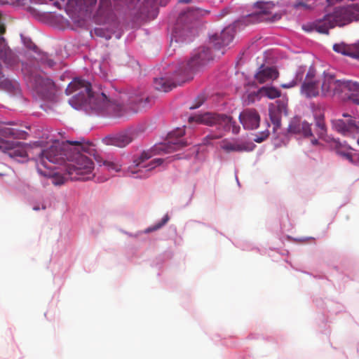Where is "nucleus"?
Wrapping results in <instances>:
<instances>
[{"label": "nucleus", "instance_id": "a19ab883", "mask_svg": "<svg viewBox=\"0 0 359 359\" xmlns=\"http://www.w3.org/2000/svg\"><path fill=\"white\" fill-rule=\"evenodd\" d=\"M311 144L313 147H317L318 146V142L316 139H313L311 141Z\"/></svg>", "mask_w": 359, "mask_h": 359}, {"label": "nucleus", "instance_id": "f257e3e1", "mask_svg": "<svg viewBox=\"0 0 359 359\" xmlns=\"http://www.w3.org/2000/svg\"><path fill=\"white\" fill-rule=\"evenodd\" d=\"M27 133L16 128H0V151L8 154L9 157H28L34 149H40L39 157H56L65 156L74 157L79 155L84 157V141H63L50 140L44 142L36 141L32 144H25L13 140L26 139Z\"/></svg>", "mask_w": 359, "mask_h": 359}, {"label": "nucleus", "instance_id": "f3484780", "mask_svg": "<svg viewBox=\"0 0 359 359\" xmlns=\"http://www.w3.org/2000/svg\"><path fill=\"white\" fill-rule=\"evenodd\" d=\"M286 109L287 101L285 100H278L276 106L270 107L269 115L274 131L280 127L281 116L283 113H286Z\"/></svg>", "mask_w": 359, "mask_h": 359}, {"label": "nucleus", "instance_id": "a878e982", "mask_svg": "<svg viewBox=\"0 0 359 359\" xmlns=\"http://www.w3.org/2000/svg\"><path fill=\"white\" fill-rule=\"evenodd\" d=\"M0 89L8 93H16L19 90V84L16 81L4 79L0 81Z\"/></svg>", "mask_w": 359, "mask_h": 359}, {"label": "nucleus", "instance_id": "c756f323", "mask_svg": "<svg viewBox=\"0 0 359 359\" xmlns=\"http://www.w3.org/2000/svg\"><path fill=\"white\" fill-rule=\"evenodd\" d=\"M103 161V165L109 171L118 172L121 170V165L111 160V158H101Z\"/></svg>", "mask_w": 359, "mask_h": 359}, {"label": "nucleus", "instance_id": "473e14b6", "mask_svg": "<svg viewBox=\"0 0 359 359\" xmlns=\"http://www.w3.org/2000/svg\"><path fill=\"white\" fill-rule=\"evenodd\" d=\"M294 8L297 10L309 11L313 8L310 4L303 1H299L294 4Z\"/></svg>", "mask_w": 359, "mask_h": 359}, {"label": "nucleus", "instance_id": "c9c22d12", "mask_svg": "<svg viewBox=\"0 0 359 359\" xmlns=\"http://www.w3.org/2000/svg\"><path fill=\"white\" fill-rule=\"evenodd\" d=\"M269 135V130H265L260 133V135H256L255 137L254 138V141L256 142L260 143V142H263L264 140H266Z\"/></svg>", "mask_w": 359, "mask_h": 359}, {"label": "nucleus", "instance_id": "37998d69", "mask_svg": "<svg viewBox=\"0 0 359 359\" xmlns=\"http://www.w3.org/2000/svg\"><path fill=\"white\" fill-rule=\"evenodd\" d=\"M54 6L58 8H61V6H60V4L58 2V1H55L53 3Z\"/></svg>", "mask_w": 359, "mask_h": 359}, {"label": "nucleus", "instance_id": "7c9ffc66", "mask_svg": "<svg viewBox=\"0 0 359 359\" xmlns=\"http://www.w3.org/2000/svg\"><path fill=\"white\" fill-rule=\"evenodd\" d=\"M316 127L318 128V134L320 137L323 138L326 133L325 125L323 118L318 117L316 118Z\"/></svg>", "mask_w": 359, "mask_h": 359}, {"label": "nucleus", "instance_id": "79ce46f5", "mask_svg": "<svg viewBox=\"0 0 359 359\" xmlns=\"http://www.w3.org/2000/svg\"><path fill=\"white\" fill-rule=\"evenodd\" d=\"M348 160L353 163H355V164H359V158H348Z\"/></svg>", "mask_w": 359, "mask_h": 359}, {"label": "nucleus", "instance_id": "9b49d317", "mask_svg": "<svg viewBox=\"0 0 359 359\" xmlns=\"http://www.w3.org/2000/svg\"><path fill=\"white\" fill-rule=\"evenodd\" d=\"M316 74L314 68L310 67L302 85L301 92L307 97H314L319 95V86H321V79H316Z\"/></svg>", "mask_w": 359, "mask_h": 359}, {"label": "nucleus", "instance_id": "8fccbe9b", "mask_svg": "<svg viewBox=\"0 0 359 359\" xmlns=\"http://www.w3.org/2000/svg\"><path fill=\"white\" fill-rule=\"evenodd\" d=\"M148 100H149V98H148V97H147V98H146L145 102H147V101H148Z\"/></svg>", "mask_w": 359, "mask_h": 359}, {"label": "nucleus", "instance_id": "c85d7f7f", "mask_svg": "<svg viewBox=\"0 0 359 359\" xmlns=\"http://www.w3.org/2000/svg\"><path fill=\"white\" fill-rule=\"evenodd\" d=\"M4 62L8 66H14L18 62L17 55L9 48L4 50L2 55Z\"/></svg>", "mask_w": 359, "mask_h": 359}, {"label": "nucleus", "instance_id": "b1692460", "mask_svg": "<svg viewBox=\"0 0 359 359\" xmlns=\"http://www.w3.org/2000/svg\"><path fill=\"white\" fill-rule=\"evenodd\" d=\"M331 144L335 148L337 154L339 155L347 158L356 155V154L353 153L354 149L346 142L341 143L337 140L332 139Z\"/></svg>", "mask_w": 359, "mask_h": 359}, {"label": "nucleus", "instance_id": "f704fd0d", "mask_svg": "<svg viewBox=\"0 0 359 359\" xmlns=\"http://www.w3.org/2000/svg\"><path fill=\"white\" fill-rule=\"evenodd\" d=\"M39 60L41 63L46 65L49 67H52L55 65V62L52 59L48 58V55L46 53H42Z\"/></svg>", "mask_w": 359, "mask_h": 359}, {"label": "nucleus", "instance_id": "393cba45", "mask_svg": "<svg viewBox=\"0 0 359 359\" xmlns=\"http://www.w3.org/2000/svg\"><path fill=\"white\" fill-rule=\"evenodd\" d=\"M36 91L43 94L51 90L54 87V83L50 79H44L41 76H37L35 79Z\"/></svg>", "mask_w": 359, "mask_h": 359}, {"label": "nucleus", "instance_id": "4468645a", "mask_svg": "<svg viewBox=\"0 0 359 359\" xmlns=\"http://www.w3.org/2000/svg\"><path fill=\"white\" fill-rule=\"evenodd\" d=\"M287 131L289 133L302 135L304 137L313 135L310 125L307 122L302 121L299 117H294L290 121Z\"/></svg>", "mask_w": 359, "mask_h": 359}, {"label": "nucleus", "instance_id": "c03bdc74", "mask_svg": "<svg viewBox=\"0 0 359 359\" xmlns=\"http://www.w3.org/2000/svg\"><path fill=\"white\" fill-rule=\"evenodd\" d=\"M191 0H179L180 3H189Z\"/></svg>", "mask_w": 359, "mask_h": 359}, {"label": "nucleus", "instance_id": "ddd939ff", "mask_svg": "<svg viewBox=\"0 0 359 359\" xmlns=\"http://www.w3.org/2000/svg\"><path fill=\"white\" fill-rule=\"evenodd\" d=\"M254 147L253 143L241 140L224 139L219 142L220 149L227 154L251 151Z\"/></svg>", "mask_w": 359, "mask_h": 359}, {"label": "nucleus", "instance_id": "dca6fc26", "mask_svg": "<svg viewBox=\"0 0 359 359\" xmlns=\"http://www.w3.org/2000/svg\"><path fill=\"white\" fill-rule=\"evenodd\" d=\"M135 158L133 167H130L132 173L142 172L143 170L149 171L163 163V158Z\"/></svg>", "mask_w": 359, "mask_h": 359}, {"label": "nucleus", "instance_id": "423d86ee", "mask_svg": "<svg viewBox=\"0 0 359 359\" xmlns=\"http://www.w3.org/2000/svg\"><path fill=\"white\" fill-rule=\"evenodd\" d=\"M189 123L196 122L209 126H216L219 131L217 133H210L203 139V144H210L212 140L220 139L224 135V132L232 129L233 134L239 132L240 127L236 126L231 116L225 114L207 112L203 114H198L189 117Z\"/></svg>", "mask_w": 359, "mask_h": 359}, {"label": "nucleus", "instance_id": "49530a36", "mask_svg": "<svg viewBox=\"0 0 359 359\" xmlns=\"http://www.w3.org/2000/svg\"><path fill=\"white\" fill-rule=\"evenodd\" d=\"M227 13H228L227 11H226L225 10H224V11H222V13L221 14V16H224Z\"/></svg>", "mask_w": 359, "mask_h": 359}, {"label": "nucleus", "instance_id": "5701e85b", "mask_svg": "<svg viewBox=\"0 0 359 359\" xmlns=\"http://www.w3.org/2000/svg\"><path fill=\"white\" fill-rule=\"evenodd\" d=\"M209 13L208 11L199 8H191L182 13L177 19V25L182 24L187 19H198Z\"/></svg>", "mask_w": 359, "mask_h": 359}, {"label": "nucleus", "instance_id": "a211bd4d", "mask_svg": "<svg viewBox=\"0 0 359 359\" xmlns=\"http://www.w3.org/2000/svg\"><path fill=\"white\" fill-rule=\"evenodd\" d=\"M97 23L102 24L112 19L113 11L110 0H100L97 10L94 15Z\"/></svg>", "mask_w": 359, "mask_h": 359}, {"label": "nucleus", "instance_id": "cd10ccee", "mask_svg": "<svg viewBox=\"0 0 359 359\" xmlns=\"http://www.w3.org/2000/svg\"><path fill=\"white\" fill-rule=\"evenodd\" d=\"M261 96L266 97L269 99H275L280 96V91L275 87L264 86L259 90Z\"/></svg>", "mask_w": 359, "mask_h": 359}, {"label": "nucleus", "instance_id": "4c0bfd02", "mask_svg": "<svg viewBox=\"0 0 359 359\" xmlns=\"http://www.w3.org/2000/svg\"><path fill=\"white\" fill-rule=\"evenodd\" d=\"M26 46L30 49V50H34L35 52L37 51L38 50V48L37 46L31 41H29L28 43H26Z\"/></svg>", "mask_w": 359, "mask_h": 359}, {"label": "nucleus", "instance_id": "0eeeda50", "mask_svg": "<svg viewBox=\"0 0 359 359\" xmlns=\"http://www.w3.org/2000/svg\"><path fill=\"white\" fill-rule=\"evenodd\" d=\"M323 95H344L343 98L359 105V83L351 81L337 80L333 75L325 74L321 78Z\"/></svg>", "mask_w": 359, "mask_h": 359}, {"label": "nucleus", "instance_id": "6e6552de", "mask_svg": "<svg viewBox=\"0 0 359 359\" xmlns=\"http://www.w3.org/2000/svg\"><path fill=\"white\" fill-rule=\"evenodd\" d=\"M184 133V128H177L168 134L165 142L156 144L149 149L144 150L140 157L148 158L154 156L164 155L185 147L187 142L182 139Z\"/></svg>", "mask_w": 359, "mask_h": 359}, {"label": "nucleus", "instance_id": "aec40b11", "mask_svg": "<svg viewBox=\"0 0 359 359\" xmlns=\"http://www.w3.org/2000/svg\"><path fill=\"white\" fill-rule=\"evenodd\" d=\"M333 50L337 53L359 60V41L353 44L336 43L333 46Z\"/></svg>", "mask_w": 359, "mask_h": 359}, {"label": "nucleus", "instance_id": "58836bf2", "mask_svg": "<svg viewBox=\"0 0 359 359\" xmlns=\"http://www.w3.org/2000/svg\"><path fill=\"white\" fill-rule=\"evenodd\" d=\"M6 32V27L4 24L0 23V35L4 34Z\"/></svg>", "mask_w": 359, "mask_h": 359}, {"label": "nucleus", "instance_id": "2f4dec72", "mask_svg": "<svg viewBox=\"0 0 359 359\" xmlns=\"http://www.w3.org/2000/svg\"><path fill=\"white\" fill-rule=\"evenodd\" d=\"M97 0H76V4L83 6L86 11H90L91 8L95 5Z\"/></svg>", "mask_w": 359, "mask_h": 359}, {"label": "nucleus", "instance_id": "f8f14e48", "mask_svg": "<svg viewBox=\"0 0 359 359\" xmlns=\"http://www.w3.org/2000/svg\"><path fill=\"white\" fill-rule=\"evenodd\" d=\"M234 33V27L228 26L222 31L219 35H213L210 38V41L213 43L214 49L220 51V53L223 55L225 47L228 46L233 41Z\"/></svg>", "mask_w": 359, "mask_h": 359}, {"label": "nucleus", "instance_id": "39448f33", "mask_svg": "<svg viewBox=\"0 0 359 359\" xmlns=\"http://www.w3.org/2000/svg\"><path fill=\"white\" fill-rule=\"evenodd\" d=\"M353 21H359V4H352L347 6L335 8L323 19L313 22L309 30H316L321 34H328V30L335 26L342 27ZM304 29L306 27L304 26Z\"/></svg>", "mask_w": 359, "mask_h": 359}, {"label": "nucleus", "instance_id": "09e8293b", "mask_svg": "<svg viewBox=\"0 0 359 359\" xmlns=\"http://www.w3.org/2000/svg\"><path fill=\"white\" fill-rule=\"evenodd\" d=\"M34 210H39V208H34Z\"/></svg>", "mask_w": 359, "mask_h": 359}, {"label": "nucleus", "instance_id": "a18cd8bd", "mask_svg": "<svg viewBox=\"0 0 359 359\" xmlns=\"http://www.w3.org/2000/svg\"><path fill=\"white\" fill-rule=\"evenodd\" d=\"M95 33H96L97 34H99V35H100V32H102V29H95Z\"/></svg>", "mask_w": 359, "mask_h": 359}, {"label": "nucleus", "instance_id": "412c9836", "mask_svg": "<svg viewBox=\"0 0 359 359\" xmlns=\"http://www.w3.org/2000/svg\"><path fill=\"white\" fill-rule=\"evenodd\" d=\"M133 141V137L128 133H120L115 135L108 136L103 139L107 145L124 147Z\"/></svg>", "mask_w": 359, "mask_h": 359}, {"label": "nucleus", "instance_id": "bb28decb", "mask_svg": "<svg viewBox=\"0 0 359 359\" xmlns=\"http://www.w3.org/2000/svg\"><path fill=\"white\" fill-rule=\"evenodd\" d=\"M305 72H306L305 67H300L297 71L295 78L288 83H282L280 85V86L283 88H292V87L297 86L298 83H299L302 81Z\"/></svg>", "mask_w": 359, "mask_h": 359}, {"label": "nucleus", "instance_id": "de8ad7c7", "mask_svg": "<svg viewBox=\"0 0 359 359\" xmlns=\"http://www.w3.org/2000/svg\"><path fill=\"white\" fill-rule=\"evenodd\" d=\"M4 76L2 72H0V79Z\"/></svg>", "mask_w": 359, "mask_h": 359}, {"label": "nucleus", "instance_id": "20e7f679", "mask_svg": "<svg viewBox=\"0 0 359 359\" xmlns=\"http://www.w3.org/2000/svg\"><path fill=\"white\" fill-rule=\"evenodd\" d=\"M60 169L64 172L63 174L53 172L50 176L52 177V183L55 186L64 184L67 179L86 181L94 177V163L91 158H66Z\"/></svg>", "mask_w": 359, "mask_h": 359}, {"label": "nucleus", "instance_id": "f03ea898", "mask_svg": "<svg viewBox=\"0 0 359 359\" xmlns=\"http://www.w3.org/2000/svg\"><path fill=\"white\" fill-rule=\"evenodd\" d=\"M212 59L210 50L208 48L201 47L187 62L180 64L176 72L175 80L156 78L154 81V87L158 90L168 92L173 88L192 79L193 74Z\"/></svg>", "mask_w": 359, "mask_h": 359}, {"label": "nucleus", "instance_id": "4be33fe9", "mask_svg": "<svg viewBox=\"0 0 359 359\" xmlns=\"http://www.w3.org/2000/svg\"><path fill=\"white\" fill-rule=\"evenodd\" d=\"M278 74V72L276 68L262 66L255 77L259 83H264L276 79Z\"/></svg>", "mask_w": 359, "mask_h": 359}, {"label": "nucleus", "instance_id": "6ab92c4d", "mask_svg": "<svg viewBox=\"0 0 359 359\" xmlns=\"http://www.w3.org/2000/svg\"><path fill=\"white\" fill-rule=\"evenodd\" d=\"M36 169L39 174L43 176H50L51 172L55 170V164L59 161H65L66 158H36Z\"/></svg>", "mask_w": 359, "mask_h": 359}, {"label": "nucleus", "instance_id": "ea45409f", "mask_svg": "<svg viewBox=\"0 0 359 359\" xmlns=\"http://www.w3.org/2000/svg\"><path fill=\"white\" fill-rule=\"evenodd\" d=\"M5 46V39L4 37L0 36V49L4 48Z\"/></svg>", "mask_w": 359, "mask_h": 359}, {"label": "nucleus", "instance_id": "e433bc0d", "mask_svg": "<svg viewBox=\"0 0 359 359\" xmlns=\"http://www.w3.org/2000/svg\"><path fill=\"white\" fill-rule=\"evenodd\" d=\"M204 102V98L203 97H198L197 98V103L195 104L194 106H191L190 107V109H196V108H198Z\"/></svg>", "mask_w": 359, "mask_h": 359}, {"label": "nucleus", "instance_id": "1a4fd4ad", "mask_svg": "<svg viewBox=\"0 0 359 359\" xmlns=\"http://www.w3.org/2000/svg\"><path fill=\"white\" fill-rule=\"evenodd\" d=\"M275 5L271 2H257L254 5L255 11L248 16L245 20L250 23L260 22H274L281 18L279 13H273Z\"/></svg>", "mask_w": 359, "mask_h": 359}, {"label": "nucleus", "instance_id": "72a5a7b5", "mask_svg": "<svg viewBox=\"0 0 359 359\" xmlns=\"http://www.w3.org/2000/svg\"><path fill=\"white\" fill-rule=\"evenodd\" d=\"M168 217L166 215L165 217H163V219H162L161 222H158V224H155L153 226L149 227L148 229H147L145 230V232L149 233V232L159 229L168 222Z\"/></svg>", "mask_w": 359, "mask_h": 359}, {"label": "nucleus", "instance_id": "2eb2a0df", "mask_svg": "<svg viewBox=\"0 0 359 359\" xmlns=\"http://www.w3.org/2000/svg\"><path fill=\"white\" fill-rule=\"evenodd\" d=\"M239 120L245 128L253 130L259 126L260 116L255 109H247L240 114Z\"/></svg>", "mask_w": 359, "mask_h": 359}, {"label": "nucleus", "instance_id": "9d476101", "mask_svg": "<svg viewBox=\"0 0 359 359\" xmlns=\"http://www.w3.org/2000/svg\"><path fill=\"white\" fill-rule=\"evenodd\" d=\"M343 117L344 119L333 120L332 128L344 136L355 137L359 134V121L346 113Z\"/></svg>", "mask_w": 359, "mask_h": 359}, {"label": "nucleus", "instance_id": "7ed1b4c3", "mask_svg": "<svg viewBox=\"0 0 359 359\" xmlns=\"http://www.w3.org/2000/svg\"><path fill=\"white\" fill-rule=\"evenodd\" d=\"M67 95L75 93L69 100V104L79 109L82 106L89 107L95 111L107 110L112 104L103 92L95 93L91 90V84L83 79H74L65 90Z\"/></svg>", "mask_w": 359, "mask_h": 359}]
</instances>
